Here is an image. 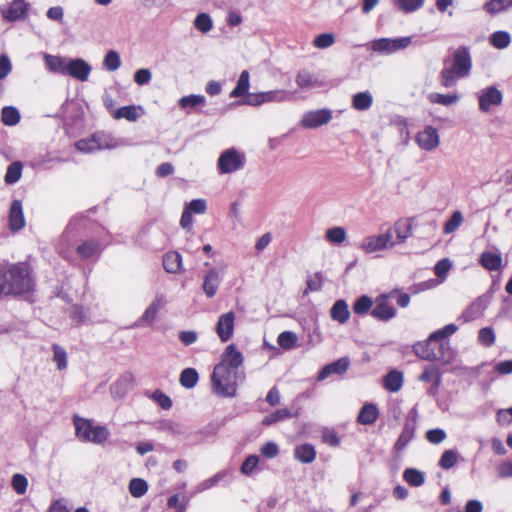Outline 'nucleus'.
Returning <instances> with one entry per match:
<instances>
[{"label":"nucleus","instance_id":"f257e3e1","mask_svg":"<svg viewBox=\"0 0 512 512\" xmlns=\"http://www.w3.org/2000/svg\"><path fill=\"white\" fill-rule=\"evenodd\" d=\"M242 363V353L236 349L235 345H228L211 375L212 390L216 395L224 398H231L236 395L239 378L238 369Z\"/></svg>","mask_w":512,"mask_h":512},{"label":"nucleus","instance_id":"f03ea898","mask_svg":"<svg viewBox=\"0 0 512 512\" xmlns=\"http://www.w3.org/2000/svg\"><path fill=\"white\" fill-rule=\"evenodd\" d=\"M34 288V281L26 263H0V296L22 295Z\"/></svg>","mask_w":512,"mask_h":512},{"label":"nucleus","instance_id":"7ed1b4c3","mask_svg":"<svg viewBox=\"0 0 512 512\" xmlns=\"http://www.w3.org/2000/svg\"><path fill=\"white\" fill-rule=\"evenodd\" d=\"M472 69L470 51L465 46L458 47L450 66H445L440 72V83L445 88L453 87L458 79L468 77Z\"/></svg>","mask_w":512,"mask_h":512},{"label":"nucleus","instance_id":"20e7f679","mask_svg":"<svg viewBox=\"0 0 512 512\" xmlns=\"http://www.w3.org/2000/svg\"><path fill=\"white\" fill-rule=\"evenodd\" d=\"M73 423L76 436L81 441L102 444L109 437V431L105 426H94L88 419L74 416Z\"/></svg>","mask_w":512,"mask_h":512},{"label":"nucleus","instance_id":"39448f33","mask_svg":"<svg viewBox=\"0 0 512 512\" xmlns=\"http://www.w3.org/2000/svg\"><path fill=\"white\" fill-rule=\"evenodd\" d=\"M246 157L243 152L235 148L224 150L217 161V168L220 174H230L242 169L245 165Z\"/></svg>","mask_w":512,"mask_h":512},{"label":"nucleus","instance_id":"423d86ee","mask_svg":"<svg viewBox=\"0 0 512 512\" xmlns=\"http://www.w3.org/2000/svg\"><path fill=\"white\" fill-rule=\"evenodd\" d=\"M478 100V109L482 113L491 112L492 108L501 106L503 103L504 95L503 92L495 85H491L480 89L476 93Z\"/></svg>","mask_w":512,"mask_h":512},{"label":"nucleus","instance_id":"0eeeda50","mask_svg":"<svg viewBox=\"0 0 512 512\" xmlns=\"http://www.w3.org/2000/svg\"><path fill=\"white\" fill-rule=\"evenodd\" d=\"M392 238L393 234L391 230H387L383 234L371 235L363 238L358 247L365 254L380 252L395 246L396 243L392 241Z\"/></svg>","mask_w":512,"mask_h":512},{"label":"nucleus","instance_id":"6e6552de","mask_svg":"<svg viewBox=\"0 0 512 512\" xmlns=\"http://www.w3.org/2000/svg\"><path fill=\"white\" fill-rule=\"evenodd\" d=\"M396 291L388 294H382L375 300V306L371 311L372 317L379 321L387 322L396 316V309L389 303L390 298H394Z\"/></svg>","mask_w":512,"mask_h":512},{"label":"nucleus","instance_id":"1a4fd4ad","mask_svg":"<svg viewBox=\"0 0 512 512\" xmlns=\"http://www.w3.org/2000/svg\"><path fill=\"white\" fill-rule=\"evenodd\" d=\"M411 43V37H401L396 39L380 38L372 42V50L375 52L391 54L398 50L405 49Z\"/></svg>","mask_w":512,"mask_h":512},{"label":"nucleus","instance_id":"9d476101","mask_svg":"<svg viewBox=\"0 0 512 512\" xmlns=\"http://www.w3.org/2000/svg\"><path fill=\"white\" fill-rule=\"evenodd\" d=\"M29 10V4L25 0H13L7 6L0 8L3 19L7 22H16L24 19Z\"/></svg>","mask_w":512,"mask_h":512},{"label":"nucleus","instance_id":"9b49d317","mask_svg":"<svg viewBox=\"0 0 512 512\" xmlns=\"http://www.w3.org/2000/svg\"><path fill=\"white\" fill-rule=\"evenodd\" d=\"M225 267L210 268L204 276L203 280V291L208 298H212L216 295L218 288L224 278Z\"/></svg>","mask_w":512,"mask_h":512},{"label":"nucleus","instance_id":"f8f14e48","mask_svg":"<svg viewBox=\"0 0 512 512\" xmlns=\"http://www.w3.org/2000/svg\"><path fill=\"white\" fill-rule=\"evenodd\" d=\"M331 119L332 111L329 109L308 111L303 115L300 125L306 129H315L329 123Z\"/></svg>","mask_w":512,"mask_h":512},{"label":"nucleus","instance_id":"ddd939ff","mask_svg":"<svg viewBox=\"0 0 512 512\" xmlns=\"http://www.w3.org/2000/svg\"><path fill=\"white\" fill-rule=\"evenodd\" d=\"M236 315L229 311L219 316L216 324V333L222 342L229 341L233 336Z\"/></svg>","mask_w":512,"mask_h":512},{"label":"nucleus","instance_id":"4468645a","mask_svg":"<svg viewBox=\"0 0 512 512\" xmlns=\"http://www.w3.org/2000/svg\"><path fill=\"white\" fill-rule=\"evenodd\" d=\"M415 140L419 147L426 151H432L439 146L440 139L436 128L427 126L417 133Z\"/></svg>","mask_w":512,"mask_h":512},{"label":"nucleus","instance_id":"2eb2a0df","mask_svg":"<svg viewBox=\"0 0 512 512\" xmlns=\"http://www.w3.org/2000/svg\"><path fill=\"white\" fill-rule=\"evenodd\" d=\"M91 70V66L85 60L80 58L70 59L65 76H71L84 82L88 80Z\"/></svg>","mask_w":512,"mask_h":512},{"label":"nucleus","instance_id":"dca6fc26","mask_svg":"<svg viewBox=\"0 0 512 512\" xmlns=\"http://www.w3.org/2000/svg\"><path fill=\"white\" fill-rule=\"evenodd\" d=\"M134 382V376L130 372H126L121 375L114 383L110 386V392L113 398H123L126 396L128 391L132 389Z\"/></svg>","mask_w":512,"mask_h":512},{"label":"nucleus","instance_id":"f3484780","mask_svg":"<svg viewBox=\"0 0 512 512\" xmlns=\"http://www.w3.org/2000/svg\"><path fill=\"white\" fill-rule=\"evenodd\" d=\"M25 226L22 203L14 200L9 211V229L13 232L21 230Z\"/></svg>","mask_w":512,"mask_h":512},{"label":"nucleus","instance_id":"a211bd4d","mask_svg":"<svg viewBox=\"0 0 512 512\" xmlns=\"http://www.w3.org/2000/svg\"><path fill=\"white\" fill-rule=\"evenodd\" d=\"M165 304H166L165 297L163 295H157L155 297V299L152 301V303L148 306V308L143 313L142 317L139 320L138 325H141V323L151 324L155 320L159 310L162 307H164Z\"/></svg>","mask_w":512,"mask_h":512},{"label":"nucleus","instance_id":"6ab92c4d","mask_svg":"<svg viewBox=\"0 0 512 512\" xmlns=\"http://www.w3.org/2000/svg\"><path fill=\"white\" fill-rule=\"evenodd\" d=\"M434 344V338H432V334L429 336L428 340L425 342L416 343L413 346V351L419 358L428 361L440 360L441 355L435 354L430 349V346Z\"/></svg>","mask_w":512,"mask_h":512},{"label":"nucleus","instance_id":"aec40b11","mask_svg":"<svg viewBox=\"0 0 512 512\" xmlns=\"http://www.w3.org/2000/svg\"><path fill=\"white\" fill-rule=\"evenodd\" d=\"M415 434V423L411 421H406L403 427V430L398 437L397 441L394 444V450L397 453L403 451L414 438Z\"/></svg>","mask_w":512,"mask_h":512},{"label":"nucleus","instance_id":"412c9836","mask_svg":"<svg viewBox=\"0 0 512 512\" xmlns=\"http://www.w3.org/2000/svg\"><path fill=\"white\" fill-rule=\"evenodd\" d=\"M487 307V303L483 298H477L470 306L462 313L460 319L464 322H470L479 318Z\"/></svg>","mask_w":512,"mask_h":512},{"label":"nucleus","instance_id":"4be33fe9","mask_svg":"<svg viewBox=\"0 0 512 512\" xmlns=\"http://www.w3.org/2000/svg\"><path fill=\"white\" fill-rule=\"evenodd\" d=\"M44 59L50 71L66 75L69 60L61 56H53L50 54H45Z\"/></svg>","mask_w":512,"mask_h":512},{"label":"nucleus","instance_id":"5701e85b","mask_svg":"<svg viewBox=\"0 0 512 512\" xmlns=\"http://www.w3.org/2000/svg\"><path fill=\"white\" fill-rule=\"evenodd\" d=\"M480 263L489 271H497L502 267L501 254L485 251L480 256Z\"/></svg>","mask_w":512,"mask_h":512},{"label":"nucleus","instance_id":"b1692460","mask_svg":"<svg viewBox=\"0 0 512 512\" xmlns=\"http://www.w3.org/2000/svg\"><path fill=\"white\" fill-rule=\"evenodd\" d=\"M330 316L334 321L344 324L350 317V311L345 300H338L331 308Z\"/></svg>","mask_w":512,"mask_h":512},{"label":"nucleus","instance_id":"393cba45","mask_svg":"<svg viewBox=\"0 0 512 512\" xmlns=\"http://www.w3.org/2000/svg\"><path fill=\"white\" fill-rule=\"evenodd\" d=\"M294 457L301 463L309 464L315 460V448L308 443L299 445L294 450Z\"/></svg>","mask_w":512,"mask_h":512},{"label":"nucleus","instance_id":"a878e982","mask_svg":"<svg viewBox=\"0 0 512 512\" xmlns=\"http://www.w3.org/2000/svg\"><path fill=\"white\" fill-rule=\"evenodd\" d=\"M403 381V373L392 370L384 377V387L390 392H397L402 388Z\"/></svg>","mask_w":512,"mask_h":512},{"label":"nucleus","instance_id":"bb28decb","mask_svg":"<svg viewBox=\"0 0 512 512\" xmlns=\"http://www.w3.org/2000/svg\"><path fill=\"white\" fill-rule=\"evenodd\" d=\"M99 251H100V243H99V241H97L95 239L87 240V241L83 242L76 249L77 254L82 259L91 258V257L99 254Z\"/></svg>","mask_w":512,"mask_h":512},{"label":"nucleus","instance_id":"cd10ccee","mask_svg":"<svg viewBox=\"0 0 512 512\" xmlns=\"http://www.w3.org/2000/svg\"><path fill=\"white\" fill-rule=\"evenodd\" d=\"M182 266V257L178 252L172 251L163 257V267L168 273H177Z\"/></svg>","mask_w":512,"mask_h":512},{"label":"nucleus","instance_id":"c85d7f7f","mask_svg":"<svg viewBox=\"0 0 512 512\" xmlns=\"http://www.w3.org/2000/svg\"><path fill=\"white\" fill-rule=\"evenodd\" d=\"M379 412L375 405L365 404L358 415V422L363 425H371L376 422Z\"/></svg>","mask_w":512,"mask_h":512},{"label":"nucleus","instance_id":"c756f323","mask_svg":"<svg viewBox=\"0 0 512 512\" xmlns=\"http://www.w3.org/2000/svg\"><path fill=\"white\" fill-rule=\"evenodd\" d=\"M264 96L265 103H282L291 101L293 98V94L284 89H275L270 91L262 92Z\"/></svg>","mask_w":512,"mask_h":512},{"label":"nucleus","instance_id":"7c9ffc66","mask_svg":"<svg viewBox=\"0 0 512 512\" xmlns=\"http://www.w3.org/2000/svg\"><path fill=\"white\" fill-rule=\"evenodd\" d=\"M412 221L413 219H406L397 221L394 225V230L396 233V237L398 240V243L405 242L409 237L412 236Z\"/></svg>","mask_w":512,"mask_h":512},{"label":"nucleus","instance_id":"2f4dec72","mask_svg":"<svg viewBox=\"0 0 512 512\" xmlns=\"http://www.w3.org/2000/svg\"><path fill=\"white\" fill-rule=\"evenodd\" d=\"M373 104V96L370 92L364 91L353 95L352 106L358 111L368 110Z\"/></svg>","mask_w":512,"mask_h":512},{"label":"nucleus","instance_id":"473e14b6","mask_svg":"<svg viewBox=\"0 0 512 512\" xmlns=\"http://www.w3.org/2000/svg\"><path fill=\"white\" fill-rule=\"evenodd\" d=\"M432 352L441 355L439 361L449 362L453 358V351L448 341H441L440 339H434V344L430 346Z\"/></svg>","mask_w":512,"mask_h":512},{"label":"nucleus","instance_id":"72a5a7b5","mask_svg":"<svg viewBox=\"0 0 512 512\" xmlns=\"http://www.w3.org/2000/svg\"><path fill=\"white\" fill-rule=\"evenodd\" d=\"M249 78V72L247 70L242 71L237 81V85L230 93V97L237 98L247 95L250 86Z\"/></svg>","mask_w":512,"mask_h":512},{"label":"nucleus","instance_id":"f704fd0d","mask_svg":"<svg viewBox=\"0 0 512 512\" xmlns=\"http://www.w3.org/2000/svg\"><path fill=\"white\" fill-rule=\"evenodd\" d=\"M510 7H512V0H489L483 8L488 14L496 15Z\"/></svg>","mask_w":512,"mask_h":512},{"label":"nucleus","instance_id":"c9c22d12","mask_svg":"<svg viewBox=\"0 0 512 512\" xmlns=\"http://www.w3.org/2000/svg\"><path fill=\"white\" fill-rule=\"evenodd\" d=\"M92 141L96 150L113 149L118 146L113 138L105 133H95L92 135Z\"/></svg>","mask_w":512,"mask_h":512},{"label":"nucleus","instance_id":"e433bc0d","mask_svg":"<svg viewBox=\"0 0 512 512\" xmlns=\"http://www.w3.org/2000/svg\"><path fill=\"white\" fill-rule=\"evenodd\" d=\"M460 99L458 94H440V93H431L428 96V100L433 104H440L443 106H451L456 104Z\"/></svg>","mask_w":512,"mask_h":512},{"label":"nucleus","instance_id":"4c0bfd02","mask_svg":"<svg viewBox=\"0 0 512 512\" xmlns=\"http://www.w3.org/2000/svg\"><path fill=\"white\" fill-rule=\"evenodd\" d=\"M404 480L411 486L419 487L425 482V475L423 472L415 468H407L403 472Z\"/></svg>","mask_w":512,"mask_h":512},{"label":"nucleus","instance_id":"58836bf2","mask_svg":"<svg viewBox=\"0 0 512 512\" xmlns=\"http://www.w3.org/2000/svg\"><path fill=\"white\" fill-rule=\"evenodd\" d=\"M1 120L7 126H14L20 121V113L13 106H5L1 111Z\"/></svg>","mask_w":512,"mask_h":512},{"label":"nucleus","instance_id":"ea45409f","mask_svg":"<svg viewBox=\"0 0 512 512\" xmlns=\"http://www.w3.org/2000/svg\"><path fill=\"white\" fill-rule=\"evenodd\" d=\"M425 0H395L396 8L405 13H413L424 5Z\"/></svg>","mask_w":512,"mask_h":512},{"label":"nucleus","instance_id":"a19ab883","mask_svg":"<svg viewBox=\"0 0 512 512\" xmlns=\"http://www.w3.org/2000/svg\"><path fill=\"white\" fill-rule=\"evenodd\" d=\"M199 379L198 373L194 368H186L180 374V384L188 389L195 387Z\"/></svg>","mask_w":512,"mask_h":512},{"label":"nucleus","instance_id":"79ce46f5","mask_svg":"<svg viewBox=\"0 0 512 512\" xmlns=\"http://www.w3.org/2000/svg\"><path fill=\"white\" fill-rule=\"evenodd\" d=\"M129 492L135 498H140L148 491V484L144 479L133 478L129 482Z\"/></svg>","mask_w":512,"mask_h":512},{"label":"nucleus","instance_id":"37998d69","mask_svg":"<svg viewBox=\"0 0 512 512\" xmlns=\"http://www.w3.org/2000/svg\"><path fill=\"white\" fill-rule=\"evenodd\" d=\"M53 361L56 363L58 370H64L67 368V352L66 350L58 345H52Z\"/></svg>","mask_w":512,"mask_h":512},{"label":"nucleus","instance_id":"c03bdc74","mask_svg":"<svg viewBox=\"0 0 512 512\" xmlns=\"http://www.w3.org/2000/svg\"><path fill=\"white\" fill-rule=\"evenodd\" d=\"M511 42L510 34L506 31L494 32L490 37V43L497 49H504Z\"/></svg>","mask_w":512,"mask_h":512},{"label":"nucleus","instance_id":"a18cd8bd","mask_svg":"<svg viewBox=\"0 0 512 512\" xmlns=\"http://www.w3.org/2000/svg\"><path fill=\"white\" fill-rule=\"evenodd\" d=\"M103 66L110 72L118 70L121 66L119 53L114 50L108 51L104 57Z\"/></svg>","mask_w":512,"mask_h":512},{"label":"nucleus","instance_id":"49530a36","mask_svg":"<svg viewBox=\"0 0 512 512\" xmlns=\"http://www.w3.org/2000/svg\"><path fill=\"white\" fill-rule=\"evenodd\" d=\"M292 417L290 410L284 408L276 410L275 412L265 416L262 420V424L265 426L272 425L278 421L285 420Z\"/></svg>","mask_w":512,"mask_h":512},{"label":"nucleus","instance_id":"de8ad7c7","mask_svg":"<svg viewBox=\"0 0 512 512\" xmlns=\"http://www.w3.org/2000/svg\"><path fill=\"white\" fill-rule=\"evenodd\" d=\"M22 168L21 162L16 161L10 164L5 175V182L7 184L16 183L22 175Z\"/></svg>","mask_w":512,"mask_h":512},{"label":"nucleus","instance_id":"09e8293b","mask_svg":"<svg viewBox=\"0 0 512 512\" xmlns=\"http://www.w3.org/2000/svg\"><path fill=\"white\" fill-rule=\"evenodd\" d=\"M296 83L302 89H309L318 86V81L305 70H302L297 74Z\"/></svg>","mask_w":512,"mask_h":512},{"label":"nucleus","instance_id":"8fccbe9b","mask_svg":"<svg viewBox=\"0 0 512 512\" xmlns=\"http://www.w3.org/2000/svg\"><path fill=\"white\" fill-rule=\"evenodd\" d=\"M194 26L200 32L207 33L212 29L213 21L208 14L200 13L196 16L194 20Z\"/></svg>","mask_w":512,"mask_h":512},{"label":"nucleus","instance_id":"3c124183","mask_svg":"<svg viewBox=\"0 0 512 512\" xmlns=\"http://www.w3.org/2000/svg\"><path fill=\"white\" fill-rule=\"evenodd\" d=\"M419 379L423 382L435 380V388H439L441 383V374L435 366H428L425 368Z\"/></svg>","mask_w":512,"mask_h":512},{"label":"nucleus","instance_id":"603ef678","mask_svg":"<svg viewBox=\"0 0 512 512\" xmlns=\"http://www.w3.org/2000/svg\"><path fill=\"white\" fill-rule=\"evenodd\" d=\"M297 341V335L292 331H284L278 335L277 342L283 349L293 348Z\"/></svg>","mask_w":512,"mask_h":512},{"label":"nucleus","instance_id":"864d4df0","mask_svg":"<svg viewBox=\"0 0 512 512\" xmlns=\"http://www.w3.org/2000/svg\"><path fill=\"white\" fill-rule=\"evenodd\" d=\"M115 119L125 118L128 121H135L138 118L137 109L135 106H124L113 112Z\"/></svg>","mask_w":512,"mask_h":512},{"label":"nucleus","instance_id":"5fc2aeb1","mask_svg":"<svg viewBox=\"0 0 512 512\" xmlns=\"http://www.w3.org/2000/svg\"><path fill=\"white\" fill-rule=\"evenodd\" d=\"M457 459L458 453L455 450H446L439 460V466L445 470L451 469L457 463Z\"/></svg>","mask_w":512,"mask_h":512},{"label":"nucleus","instance_id":"6e6d98bb","mask_svg":"<svg viewBox=\"0 0 512 512\" xmlns=\"http://www.w3.org/2000/svg\"><path fill=\"white\" fill-rule=\"evenodd\" d=\"M347 234L342 227H333L326 231V238L331 243L341 244L346 240Z\"/></svg>","mask_w":512,"mask_h":512},{"label":"nucleus","instance_id":"4d7b16f0","mask_svg":"<svg viewBox=\"0 0 512 512\" xmlns=\"http://www.w3.org/2000/svg\"><path fill=\"white\" fill-rule=\"evenodd\" d=\"M205 103V97L202 95H189L179 100V106L182 109L195 108Z\"/></svg>","mask_w":512,"mask_h":512},{"label":"nucleus","instance_id":"13d9d810","mask_svg":"<svg viewBox=\"0 0 512 512\" xmlns=\"http://www.w3.org/2000/svg\"><path fill=\"white\" fill-rule=\"evenodd\" d=\"M463 222V215L460 211H455L451 218L444 225V233L450 234L456 231Z\"/></svg>","mask_w":512,"mask_h":512},{"label":"nucleus","instance_id":"bf43d9fd","mask_svg":"<svg viewBox=\"0 0 512 512\" xmlns=\"http://www.w3.org/2000/svg\"><path fill=\"white\" fill-rule=\"evenodd\" d=\"M372 299L366 295L361 296L353 305V311L355 314H365L372 307Z\"/></svg>","mask_w":512,"mask_h":512},{"label":"nucleus","instance_id":"052dcab7","mask_svg":"<svg viewBox=\"0 0 512 512\" xmlns=\"http://www.w3.org/2000/svg\"><path fill=\"white\" fill-rule=\"evenodd\" d=\"M335 43V36L332 33H323L315 37L313 45L320 49H325Z\"/></svg>","mask_w":512,"mask_h":512},{"label":"nucleus","instance_id":"680f3d73","mask_svg":"<svg viewBox=\"0 0 512 512\" xmlns=\"http://www.w3.org/2000/svg\"><path fill=\"white\" fill-rule=\"evenodd\" d=\"M478 340L482 345L486 347L492 346L495 342V334L492 328L485 327L480 329L478 334Z\"/></svg>","mask_w":512,"mask_h":512},{"label":"nucleus","instance_id":"e2e57ef3","mask_svg":"<svg viewBox=\"0 0 512 512\" xmlns=\"http://www.w3.org/2000/svg\"><path fill=\"white\" fill-rule=\"evenodd\" d=\"M151 398L164 410H169L172 407V400L161 390L154 391Z\"/></svg>","mask_w":512,"mask_h":512},{"label":"nucleus","instance_id":"0e129e2a","mask_svg":"<svg viewBox=\"0 0 512 512\" xmlns=\"http://www.w3.org/2000/svg\"><path fill=\"white\" fill-rule=\"evenodd\" d=\"M28 481L22 474H15L12 477V487L17 494H24L27 490Z\"/></svg>","mask_w":512,"mask_h":512},{"label":"nucleus","instance_id":"69168bd1","mask_svg":"<svg viewBox=\"0 0 512 512\" xmlns=\"http://www.w3.org/2000/svg\"><path fill=\"white\" fill-rule=\"evenodd\" d=\"M259 463V457L256 455L248 456L241 465V472L250 475Z\"/></svg>","mask_w":512,"mask_h":512},{"label":"nucleus","instance_id":"338daca9","mask_svg":"<svg viewBox=\"0 0 512 512\" xmlns=\"http://www.w3.org/2000/svg\"><path fill=\"white\" fill-rule=\"evenodd\" d=\"M427 440L432 444H439L446 438V433L443 429H431L426 433Z\"/></svg>","mask_w":512,"mask_h":512},{"label":"nucleus","instance_id":"774afa93","mask_svg":"<svg viewBox=\"0 0 512 512\" xmlns=\"http://www.w3.org/2000/svg\"><path fill=\"white\" fill-rule=\"evenodd\" d=\"M151 78L152 73L147 68H141L137 70L134 74V81L141 86L148 84L151 81Z\"/></svg>","mask_w":512,"mask_h":512}]
</instances>
